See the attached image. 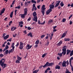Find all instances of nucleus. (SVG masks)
Returning <instances> with one entry per match:
<instances>
[{"label":"nucleus","mask_w":73,"mask_h":73,"mask_svg":"<svg viewBox=\"0 0 73 73\" xmlns=\"http://www.w3.org/2000/svg\"><path fill=\"white\" fill-rule=\"evenodd\" d=\"M5 59L2 58L1 60H0V65L2 67L3 69H5L7 66V64H4L5 62Z\"/></svg>","instance_id":"1"},{"label":"nucleus","mask_w":73,"mask_h":73,"mask_svg":"<svg viewBox=\"0 0 73 73\" xmlns=\"http://www.w3.org/2000/svg\"><path fill=\"white\" fill-rule=\"evenodd\" d=\"M62 48H63L62 49L63 52H62L61 53H58V55L60 57H61V56H62V54H63L64 55L66 54V46H64Z\"/></svg>","instance_id":"2"},{"label":"nucleus","mask_w":73,"mask_h":73,"mask_svg":"<svg viewBox=\"0 0 73 73\" xmlns=\"http://www.w3.org/2000/svg\"><path fill=\"white\" fill-rule=\"evenodd\" d=\"M54 64L53 63H49L48 62H47L46 64L43 66V68H45L46 67L49 66H52Z\"/></svg>","instance_id":"3"},{"label":"nucleus","mask_w":73,"mask_h":73,"mask_svg":"<svg viewBox=\"0 0 73 73\" xmlns=\"http://www.w3.org/2000/svg\"><path fill=\"white\" fill-rule=\"evenodd\" d=\"M15 45L14 43H13L11 44V47L12 48V49H11V52L13 53L14 50L15 46H14Z\"/></svg>","instance_id":"4"},{"label":"nucleus","mask_w":73,"mask_h":73,"mask_svg":"<svg viewBox=\"0 0 73 73\" xmlns=\"http://www.w3.org/2000/svg\"><path fill=\"white\" fill-rule=\"evenodd\" d=\"M33 7L32 9V11H34V10H37V8L35 6V3L33 4Z\"/></svg>","instance_id":"5"},{"label":"nucleus","mask_w":73,"mask_h":73,"mask_svg":"<svg viewBox=\"0 0 73 73\" xmlns=\"http://www.w3.org/2000/svg\"><path fill=\"white\" fill-rule=\"evenodd\" d=\"M27 15V14H25V13H24V14H20L19 15V16L20 17L21 16V18L23 19H24L25 17V16Z\"/></svg>","instance_id":"6"},{"label":"nucleus","mask_w":73,"mask_h":73,"mask_svg":"<svg viewBox=\"0 0 73 73\" xmlns=\"http://www.w3.org/2000/svg\"><path fill=\"white\" fill-rule=\"evenodd\" d=\"M37 18V16H34V18H32L33 20V21H35V22H37L38 21Z\"/></svg>","instance_id":"7"},{"label":"nucleus","mask_w":73,"mask_h":73,"mask_svg":"<svg viewBox=\"0 0 73 73\" xmlns=\"http://www.w3.org/2000/svg\"><path fill=\"white\" fill-rule=\"evenodd\" d=\"M32 46V45H30V44H28L27 45L26 49L27 50H29L31 48Z\"/></svg>","instance_id":"8"},{"label":"nucleus","mask_w":73,"mask_h":73,"mask_svg":"<svg viewBox=\"0 0 73 73\" xmlns=\"http://www.w3.org/2000/svg\"><path fill=\"white\" fill-rule=\"evenodd\" d=\"M68 33V31H66L62 35L61 38H62L64 37H65L67 33Z\"/></svg>","instance_id":"9"},{"label":"nucleus","mask_w":73,"mask_h":73,"mask_svg":"<svg viewBox=\"0 0 73 73\" xmlns=\"http://www.w3.org/2000/svg\"><path fill=\"white\" fill-rule=\"evenodd\" d=\"M66 61H65V60H63V62L62 64V66L63 67L66 66Z\"/></svg>","instance_id":"10"},{"label":"nucleus","mask_w":73,"mask_h":73,"mask_svg":"<svg viewBox=\"0 0 73 73\" xmlns=\"http://www.w3.org/2000/svg\"><path fill=\"white\" fill-rule=\"evenodd\" d=\"M52 11V9H50L49 10H48L46 11V14L47 15H49L50 13Z\"/></svg>","instance_id":"11"},{"label":"nucleus","mask_w":73,"mask_h":73,"mask_svg":"<svg viewBox=\"0 0 73 73\" xmlns=\"http://www.w3.org/2000/svg\"><path fill=\"white\" fill-rule=\"evenodd\" d=\"M40 21L38 20V24L41 25H43L45 23V21H44L42 23L41 22V23H40Z\"/></svg>","instance_id":"12"},{"label":"nucleus","mask_w":73,"mask_h":73,"mask_svg":"<svg viewBox=\"0 0 73 73\" xmlns=\"http://www.w3.org/2000/svg\"><path fill=\"white\" fill-rule=\"evenodd\" d=\"M62 43V40H60V41L59 42V43H58L57 44V46H60Z\"/></svg>","instance_id":"13"},{"label":"nucleus","mask_w":73,"mask_h":73,"mask_svg":"<svg viewBox=\"0 0 73 73\" xmlns=\"http://www.w3.org/2000/svg\"><path fill=\"white\" fill-rule=\"evenodd\" d=\"M54 5H52V4H50V9H52L54 8Z\"/></svg>","instance_id":"14"},{"label":"nucleus","mask_w":73,"mask_h":73,"mask_svg":"<svg viewBox=\"0 0 73 73\" xmlns=\"http://www.w3.org/2000/svg\"><path fill=\"white\" fill-rule=\"evenodd\" d=\"M9 35H7L5 36V37L3 38L5 40H6L9 38Z\"/></svg>","instance_id":"15"},{"label":"nucleus","mask_w":73,"mask_h":73,"mask_svg":"<svg viewBox=\"0 0 73 73\" xmlns=\"http://www.w3.org/2000/svg\"><path fill=\"white\" fill-rule=\"evenodd\" d=\"M27 36H30V37H33V35H32V34L31 32L29 33L28 34H27Z\"/></svg>","instance_id":"16"},{"label":"nucleus","mask_w":73,"mask_h":73,"mask_svg":"<svg viewBox=\"0 0 73 73\" xmlns=\"http://www.w3.org/2000/svg\"><path fill=\"white\" fill-rule=\"evenodd\" d=\"M16 29H17V28L16 27H14L13 26H12L11 27V31H14Z\"/></svg>","instance_id":"17"},{"label":"nucleus","mask_w":73,"mask_h":73,"mask_svg":"<svg viewBox=\"0 0 73 73\" xmlns=\"http://www.w3.org/2000/svg\"><path fill=\"white\" fill-rule=\"evenodd\" d=\"M23 45H19V48L20 49H23Z\"/></svg>","instance_id":"18"},{"label":"nucleus","mask_w":73,"mask_h":73,"mask_svg":"<svg viewBox=\"0 0 73 73\" xmlns=\"http://www.w3.org/2000/svg\"><path fill=\"white\" fill-rule=\"evenodd\" d=\"M9 50H7L5 51L4 53V54L5 55L7 54L8 53H9Z\"/></svg>","instance_id":"19"},{"label":"nucleus","mask_w":73,"mask_h":73,"mask_svg":"<svg viewBox=\"0 0 73 73\" xmlns=\"http://www.w3.org/2000/svg\"><path fill=\"white\" fill-rule=\"evenodd\" d=\"M24 13L25 14H27V12L28 11L27 9V8H25L24 9Z\"/></svg>","instance_id":"20"},{"label":"nucleus","mask_w":73,"mask_h":73,"mask_svg":"<svg viewBox=\"0 0 73 73\" xmlns=\"http://www.w3.org/2000/svg\"><path fill=\"white\" fill-rule=\"evenodd\" d=\"M60 67L58 65H56L55 67V69H60Z\"/></svg>","instance_id":"21"},{"label":"nucleus","mask_w":73,"mask_h":73,"mask_svg":"<svg viewBox=\"0 0 73 73\" xmlns=\"http://www.w3.org/2000/svg\"><path fill=\"white\" fill-rule=\"evenodd\" d=\"M71 52V51L70 50L67 49V50L66 54L67 55H68L70 52Z\"/></svg>","instance_id":"22"},{"label":"nucleus","mask_w":73,"mask_h":73,"mask_svg":"<svg viewBox=\"0 0 73 73\" xmlns=\"http://www.w3.org/2000/svg\"><path fill=\"white\" fill-rule=\"evenodd\" d=\"M45 9H42L41 11V13L44 16L45 13Z\"/></svg>","instance_id":"23"},{"label":"nucleus","mask_w":73,"mask_h":73,"mask_svg":"<svg viewBox=\"0 0 73 73\" xmlns=\"http://www.w3.org/2000/svg\"><path fill=\"white\" fill-rule=\"evenodd\" d=\"M17 56V60H18L19 61H20L21 60V58L18 55Z\"/></svg>","instance_id":"24"},{"label":"nucleus","mask_w":73,"mask_h":73,"mask_svg":"<svg viewBox=\"0 0 73 73\" xmlns=\"http://www.w3.org/2000/svg\"><path fill=\"white\" fill-rule=\"evenodd\" d=\"M53 21L52 19H50V20L48 21V24H50L51 23H52Z\"/></svg>","instance_id":"25"},{"label":"nucleus","mask_w":73,"mask_h":73,"mask_svg":"<svg viewBox=\"0 0 73 73\" xmlns=\"http://www.w3.org/2000/svg\"><path fill=\"white\" fill-rule=\"evenodd\" d=\"M33 17L34 16H37V14L36 12L35 11L33 13Z\"/></svg>","instance_id":"26"},{"label":"nucleus","mask_w":73,"mask_h":73,"mask_svg":"<svg viewBox=\"0 0 73 73\" xmlns=\"http://www.w3.org/2000/svg\"><path fill=\"white\" fill-rule=\"evenodd\" d=\"M53 34L52 33L51 34V36H50V40H52V36H53Z\"/></svg>","instance_id":"27"},{"label":"nucleus","mask_w":73,"mask_h":73,"mask_svg":"<svg viewBox=\"0 0 73 73\" xmlns=\"http://www.w3.org/2000/svg\"><path fill=\"white\" fill-rule=\"evenodd\" d=\"M70 40V39L69 38H64V40L65 41H69Z\"/></svg>","instance_id":"28"},{"label":"nucleus","mask_w":73,"mask_h":73,"mask_svg":"<svg viewBox=\"0 0 73 73\" xmlns=\"http://www.w3.org/2000/svg\"><path fill=\"white\" fill-rule=\"evenodd\" d=\"M13 12H12L11 13L10 17L12 18L13 17Z\"/></svg>","instance_id":"29"},{"label":"nucleus","mask_w":73,"mask_h":73,"mask_svg":"<svg viewBox=\"0 0 73 73\" xmlns=\"http://www.w3.org/2000/svg\"><path fill=\"white\" fill-rule=\"evenodd\" d=\"M39 70H35L34 71H33V73H37L39 71Z\"/></svg>","instance_id":"30"},{"label":"nucleus","mask_w":73,"mask_h":73,"mask_svg":"<svg viewBox=\"0 0 73 73\" xmlns=\"http://www.w3.org/2000/svg\"><path fill=\"white\" fill-rule=\"evenodd\" d=\"M47 53H45L44 54H43L42 55V58H44V57H45V56L46 55H47Z\"/></svg>","instance_id":"31"},{"label":"nucleus","mask_w":73,"mask_h":73,"mask_svg":"<svg viewBox=\"0 0 73 73\" xmlns=\"http://www.w3.org/2000/svg\"><path fill=\"white\" fill-rule=\"evenodd\" d=\"M5 10V9L4 8L1 11V13H3Z\"/></svg>","instance_id":"32"},{"label":"nucleus","mask_w":73,"mask_h":73,"mask_svg":"<svg viewBox=\"0 0 73 73\" xmlns=\"http://www.w3.org/2000/svg\"><path fill=\"white\" fill-rule=\"evenodd\" d=\"M39 43V40L38 39L36 40L35 42V44H38Z\"/></svg>","instance_id":"33"},{"label":"nucleus","mask_w":73,"mask_h":73,"mask_svg":"<svg viewBox=\"0 0 73 73\" xmlns=\"http://www.w3.org/2000/svg\"><path fill=\"white\" fill-rule=\"evenodd\" d=\"M31 2L32 3H35V4L36 3V2L35 0H32Z\"/></svg>","instance_id":"34"},{"label":"nucleus","mask_w":73,"mask_h":73,"mask_svg":"<svg viewBox=\"0 0 73 73\" xmlns=\"http://www.w3.org/2000/svg\"><path fill=\"white\" fill-rule=\"evenodd\" d=\"M66 73H71V72H70L68 69H66Z\"/></svg>","instance_id":"35"},{"label":"nucleus","mask_w":73,"mask_h":73,"mask_svg":"<svg viewBox=\"0 0 73 73\" xmlns=\"http://www.w3.org/2000/svg\"><path fill=\"white\" fill-rule=\"evenodd\" d=\"M73 55V50H72L70 54V56H72Z\"/></svg>","instance_id":"36"},{"label":"nucleus","mask_w":73,"mask_h":73,"mask_svg":"<svg viewBox=\"0 0 73 73\" xmlns=\"http://www.w3.org/2000/svg\"><path fill=\"white\" fill-rule=\"evenodd\" d=\"M45 35H41L40 36V37L42 39H43L44 38L45 36Z\"/></svg>","instance_id":"37"},{"label":"nucleus","mask_w":73,"mask_h":73,"mask_svg":"<svg viewBox=\"0 0 73 73\" xmlns=\"http://www.w3.org/2000/svg\"><path fill=\"white\" fill-rule=\"evenodd\" d=\"M45 5H43L42 6V10H45L46 8H45Z\"/></svg>","instance_id":"38"},{"label":"nucleus","mask_w":73,"mask_h":73,"mask_svg":"<svg viewBox=\"0 0 73 73\" xmlns=\"http://www.w3.org/2000/svg\"><path fill=\"white\" fill-rule=\"evenodd\" d=\"M59 5V4L58 3H57L56 4V5L54 6V7L55 8H56V7H58V6Z\"/></svg>","instance_id":"39"},{"label":"nucleus","mask_w":73,"mask_h":73,"mask_svg":"<svg viewBox=\"0 0 73 73\" xmlns=\"http://www.w3.org/2000/svg\"><path fill=\"white\" fill-rule=\"evenodd\" d=\"M9 48V46L6 45L5 48V49L7 50V49H8Z\"/></svg>","instance_id":"40"},{"label":"nucleus","mask_w":73,"mask_h":73,"mask_svg":"<svg viewBox=\"0 0 73 73\" xmlns=\"http://www.w3.org/2000/svg\"><path fill=\"white\" fill-rule=\"evenodd\" d=\"M19 25H20L21 24H23V21H21L19 22Z\"/></svg>","instance_id":"41"},{"label":"nucleus","mask_w":73,"mask_h":73,"mask_svg":"<svg viewBox=\"0 0 73 73\" xmlns=\"http://www.w3.org/2000/svg\"><path fill=\"white\" fill-rule=\"evenodd\" d=\"M15 63H20V60H16L15 61Z\"/></svg>","instance_id":"42"},{"label":"nucleus","mask_w":73,"mask_h":73,"mask_svg":"<svg viewBox=\"0 0 73 73\" xmlns=\"http://www.w3.org/2000/svg\"><path fill=\"white\" fill-rule=\"evenodd\" d=\"M24 43L23 42H20V44L19 45H23Z\"/></svg>","instance_id":"43"},{"label":"nucleus","mask_w":73,"mask_h":73,"mask_svg":"<svg viewBox=\"0 0 73 73\" xmlns=\"http://www.w3.org/2000/svg\"><path fill=\"white\" fill-rule=\"evenodd\" d=\"M19 42H17V44H16V46L17 47L19 46Z\"/></svg>","instance_id":"44"},{"label":"nucleus","mask_w":73,"mask_h":73,"mask_svg":"<svg viewBox=\"0 0 73 73\" xmlns=\"http://www.w3.org/2000/svg\"><path fill=\"white\" fill-rule=\"evenodd\" d=\"M29 5V3L27 2H25V5L27 6Z\"/></svg>","instance_id":"45"},{"label":"nucleus","mask_w":73,"mask_h":73,"mask_svg":"<svg viewBox=\"0 0 73 73\" xmlns=\"http://www.w3.org/2000/svg\"><path fill=\"white\" fill-rule=\"evenodd\" d=\"M31 19V17H29L27 21H30Z\"/></svg>","instance_id":"46"},{"label":"nucleus","mask_w":73,"mask_h":73,"mask_svg":"<svg viewBox=\"0 0 73 73\" xmlns=\"http://www.w3.org/2000/svg\"><path fill=\"white\" fill-rule=\"evenodd\" d=\"M61 2V0H60V1H57L56 2V3H58V4H59V3L60 2Z\"/></svg>","instance_id":"47"},{"label":"nucleus","mask_w":73,"mask_h":73,"mask_svg":"<svg viewBox=\"0 0 73 73\" xmlns=\"http://www.w3.org/2000/svg\"><path fill=\"white\" fill-rule=\"evenodd\" d=\"M66 19L64 18L63 19L62 21L63 22H64L66 21Z\"/></svg>","instance_id":"48"},{"label":"nucleus","mask_w":73,"mask_h":73,"mask_svg":"<svg viewBox=\"0 0 73 73\" xmlns=\"http://www.w3.org/2000/svg\"><path fill=\"white\" fill-rule=\"evenodd\" d=\"M60 5L61 7H63L64 5V3H60Z\"/></svg>","instance_id":"49"},{"label":"nucleus","mask_w":73,"mask_h":73,"mask_svg":"<svg viewBox=\"0 0 73 73\" xmlns=\"http://www.w3.org/2000/svg\"><path fill=\"white\" fill-rule=\"evenodd\" d=\"M27 29L28 30H31V27H28L27 28Z\"/></svg>","instance_id":"50"},{"label":"nucleus","mask_w":73,"mask_h":73,"mask_svg":"<svg viewBox=\"0 0 73 73\" xmlns=\"http://www.w3.org/2000/svg\"><path fill=\"white\" fill-rule=\"evenodd\" d=\"M17 11V10H15V15H16Z\"/></svg>","instance_id":"51"},{"label":"nucleus","mask_w":73,"mask_h":73,"mask_svg":"<svg viewBox=\"0 0 73 73\" xmlns=\"http://www.w3.org/2000/svg\"><path fill=\"white\" fill-rule=\"evenodd\" d=\"M46 70H51V69L50 68H49V67H48L46 69Z\"/></svg>","instance_id":"52"},{"label":"nucleus","mask_w":73,"mask_h":73,"mask_svg":"<svg viewBox=\"0 0 73 73\" xmlns=\"http://www.w3.org/2000/svg\"><path fill=\"white\" fill-rule=\"evenodd\" d=\"M41 0H37V3H39L40 2Z\"/></svg>","instance_id":"53"},{"label":"nucleus","mask_w":73,"mask_h":73,"mask_svg":"<svg viewBox=\"0 0 73 73\" xmlns=\"http://www.w3.org/2000/svg\"><path fill=\"white\" fill-rule=\"evenodd\" d=\"M72 59L70 58V60H69L70 64H72Z\"/></svg>","instance_id":"54"},{"label":"nucleus","mask_w":73,"mask_h":73,"mask_svg":"<svg viewBox=\"0 0 73 73\" xmlns=\"http://www.w3.org/2000/svg\"><path fill=\"white\" fill-rule=\"evenodd\" d=\"M43 66V65H41L39 67V69H41L42 68V67Z\"/></svg>","instance_id":"55"},{"label":"nucleus","mask_w":73,"mask_h":73,"mask_svg":"<svg viewBox=\"0 0 73 73\" xmlns=\"http://www.w3.org/2000/svg\"><path fill=\"white\" fill-rule=\"evenodd\" d=\"M0 56L1 57H3V55L2 54H0Z\"/></svg>","instance_id":"56"},{"label":"nucleus","mask_w":73,"mask_h":73,"mask_svg":"<svg viewBox=\"0 0 73 73\" xmlns=\"http://www.w3.org/2000/svg\"><path fill=\"white\" fill-rule=\"evenodd\" d=\"M3 52V50L2 48L0 49V53H2Z\"/></svg>","instance_id":"57"},{"label":"nucleus","mask_w":73,"mask_h":73,"mask_svg":"<svg viewBox=\"0 0 73 73\" xmlns=\"http://www.w3.org/2000/svg\"><path fill=\"white\" fill-rule=\"evenodd\" d=\"M70 25H71L72 24V21H70Z\"/></svg>","instance_id":"58"},{"label":"nucleus","mask_w":73,"mask_h":73,"mask_svg":"<svg viewBox=\"0 0 73 73\" xmlns=\"http://www.w3.org/2000/svg\"><path fill=\"white\" fill-rule=\"evenodd\" d=\"M56 31H57V29H54L53 30V31L54 32H56Z\"/></svg>","instance_id":"59"},{"label":"nucleus","mask_w":73,"mask_h":73,"mask_svg":"<svg viewBox=\"0 0 73 73\" xmlns=\"http://www.w3.org/2000/svg\"><path fill=\"white\" fill-rule=\"evenodd\" d=\"M56 27H57L56 26H54L53 27V29H55L56 28Z\"/></svg>","instance_id":"60"},{"label":"nucleus","mask_w":73,"mask_h":73,"mask_svg":"<svg viewBox=\"0 0 73 73\" xmlns=\"http://www.w3.org/2000/svg\"><path fill=\"white\" fill-rule=\"evenodd\" d=\"M5 35H6L5 33H3V36H2V37H4Z\"/></svg>","instance_id":"61"},{"label":"nucleus","mask_w":73,"mask_h":73,"mask_svg":"<svg viewBox=\"0 0 73 73\" xmlns=\"http://www.w3.org/2000/svg\"><path fill=\"white\" fill-rule=\"evenodd\" d=\"M38 45L37 44H36L35 46H34V47L35 48H36L38 47Z\"/></svg>","instance_id":"62"},{"label":"nucleus","mask_w":73,"mask_h":73,"mask_svg":"<svg viewBox=\"0 0 73 73\" xmlns=\"http://www.w3.org/2000/svg\"><path fill=\"white\" fill-rule=\"evenodd\" d=\"M49 38V36H46L45 37L46 39H48Z\"/></svg>","instance_id":"63"},{"label":"nucleus","mask_w":73,"mask_h":73,"mask_svg":"<svg viewBox=\"0 0 73 73\" xmlns=\"http://www.w3.org/2000/svg\"><path fill=\"white\" fill-rule=\"evenodd\" d=\"M23 32H24V33H25V34H27V31H23Z\"/></svg>","instance_id":"64"}]
</instances>
